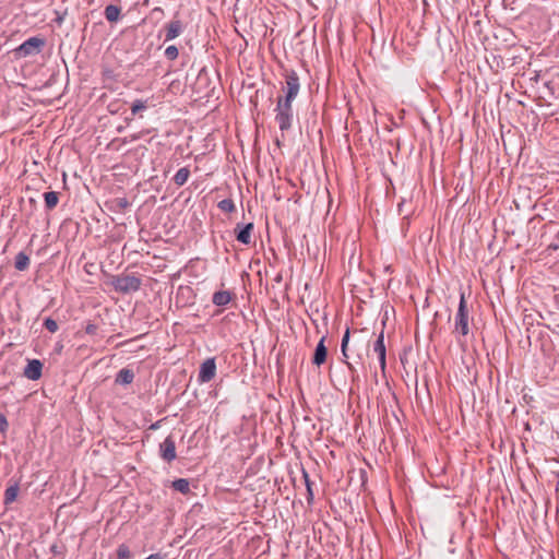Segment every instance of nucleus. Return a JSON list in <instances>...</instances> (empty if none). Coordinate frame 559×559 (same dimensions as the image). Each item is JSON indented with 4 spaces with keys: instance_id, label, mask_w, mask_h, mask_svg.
Returning a JSON list of instances; mask_svg holds the SVG:
<instances>
[{
    "instance_id": "1",
    "label": "nucleus",
    "mask_w": 559,
    "mask_h": 559,
    "mask_svg": "<svg viewBox=\"0 0 559 559\" xmlns=\"http://www.w3.org/2000/svg\"><path fill=\"white\" fill-rule=\"evenodd\" d=\"M285 84L286 86L283 87L284 95H280L276 98V107L274 109L275 121L282 132L288 131L293 127V102L300 90L299 76L296 71H286Z\"/></svg>"
},
{
    "instance_id": "2",
    "label": "nucleus",
    "mask_w": 559,
    "mask_h": 559,
    "mask_svg": "<svg viewBox=\"0 0 559 559\" xmlns=\"http://www.w3.org/2000/svg\"><path fill=\"white\" fill-rule=\"evenodd\" d=\"M350 332L347 329L342 337L341 352L344 362L347 365L352 373L356 372L357 365H362L365 357L368 355L369 342L355 341L349 347Z\"/></svg>"
},
{
    "instance_id": "3",
    "label": "nucleus",
    "mask_w": 559,
    "mask_h": 559,
    "mask_svg": "<svg viewBox=\"0 0 559 559\" xmlns=\"http://www.w3.org/2000/svg\"><path fill=\"white\" fill-rule=\"evenodd\" d=\"M141 284V278L131 274L117 275L112 280L115 290L122 294L138 292Z\"/></svg>"
},
{
    "instance_id": "4",
    "label": "nucleus",
    "mask_w": 559,
    "mask_h": 559,
    "mask_svg": "<svg viewBox=\"0 0 559 559\" xmlns=\"http://www.w3.org/2000/svg\"><path fill=\"white\" fill-rule=\"evenodd\" d=\"M45 45L46 40L44 38L38 36L29 37L14 49V53L19 58L35 56L41 51Z\"/></svg>"
},
{
    "instance_id": "5",
    "label": "nucleus",
    "mask_w": 559,
    "mask_h": 559,
    "mask_svg": "<svg viewBox=\"0 0 559 559\" xmlns=\"http://www.w3.org/2000/svg\"><path fill=\"white\" fill-rule=\"evenodd\" d=\"M454 332L461 336H466L469 332L468 309L464 294H461L457 312L455 314Z\"/></svg>"
},
{
    "instance_id": "6",
    "label": "nucleus",
    "mask_w": 559,
    "mask_h": 559,
    "mask_svg": "<svg viewBox=\"0 0 559 559\" xmlns=\"http://www.w3.org/2000/svg\"><path fill=\"white\" fill-rule=\"evenodd\" d=\"M215 374H216L215 358L214 357L207 358L200 366L198 381L200 383H207L214 379Z\"/></svg>"
},
{
    "instance_id": "7",
    "label": "nucleus",
    "mask_w": 559,
    "mask_h": 559,
    "mask_svg": "<svg viewBox=\"0 0 559 559\" xmlns=\"http://www.w3.org/2000/svg\"><path fill=\"white\" fill-rule=\"evenodd\" d=\"M159 456L167 463H171L176 460V441L171 435L167 436L159 444Z\"/></svg>"
},
{
    "instance_id": "8",
    "label": "nucleus",
    "mask_w": 559,
    "mask_h": 559,
    "mask_svg": "<svg viewBox=\"0 0 559 559\" xmlns=\"http://www.w3.org/2000/svg\"><path fill=\"white\" fill-rule=\"evenodd\" d=\"M23 374L25 378L36 381L41 378L43 362L39 359H29L24 368Z\"/></svg>"
},
{
    "instance_id": "9",
    "label": "nucleus",
    "mask_w": 559,
    "mask_h": 559,
    "mask_svg": "<svg viewBox=\"0 0 559 559\" xmlns=\"http://www.w3.org/2000/svg\"><path fill=\"white\" fill-rule=\"evenodd\" d=\"M252 231L253 223H248L246 225L237 224L235 228L236 239L242 245H250Z\"/></svg>"
},
{
    "instance_id": "10",
    "label": "nucleus",
    "mask_w": 559,
    "mask_h": 559,
    "mask_svg": "<svg viewBox=\"0 0 559 559\" xmlns=\"http://www.w3.org/2000/svg\"><path fill=\"white\" fill-rule=\"evenodd\" d=\"M183 31V24L180 20H173L165 25V41L177 38Z\"/></svg>"
},
{
    "instance_id": "11",
    "label": "nucleus",
    "mask_w": 559,
    "mask_h": 559,
    "mask_svg": "<svg viewBox=\"0 0 559 559\" xmlns=\"http://www.w3.org/2000/svg\"><path fill=\"white\" fill-rule=\"evenodd\" d=\"M325 336H322L319 343L316 346L313 356H312V364L320 367L326 361L328 358V348L325 346Z\"/></svg>"
},
{
    "instance_id": "12",
    "label": "nucleus",
    "mask_w": 559,
    "mask_h": 559,
    "mask_svg": "<svg viewBox=\"0 0 559 559\" xmlns=\"http://www.w3.org/2000/svg\"><path fill=\"white\" fill-rule=\"evenodd\" d=\"M373 352L378 355L380 367L384 371L386 349H385V345H384L383 331L378 335V337L373 344Z\"/></svg>"
},
{
    "instance_id": "13",
    "label": "nucleus",
    "mask_w": 559,
    "mask_h": 559,
    "mask_svg": "<svg viewBox=\"0 0 559 559\" xmlns=\"http://www.w3.org/2000/svg\"><path fill=\"white\" fill-rule=\"evenodd\" d=\"M19 491H20L19 481H16V480L10 481V485L5 489L4 496H3V503L5 507L12 504L16 500Z\"/></svg>"
},
{
    "instance_id": "14",
    "label": "nucleus",
    "mask_w": 559,
    "mask_h": 559,
    "mask_svg": "<svg viewBox=\"0 0 559 559\" xmlns=\"http://www.w3.org/2000/svg\"><path fill=\"white\" fill-rule=\"evenodd\" d=\"M134 380V372L129 368H122L116 376L115 382L118 384H131Z\"/></svg>"
},
{
    "instance_id": "15",
    "label": "nucleus",
    "mask_w": 559,
    "mask_h": 559,
    "mask_svg": "<svg viewBox=\"0 0 559 559\" xmlns=\"http://www.w3.org/2000/svg\"><path fill=\"white\" fill-rule=\"evenodd\" d=\"M231 300V294L228 290H218L213 294L212 302L216 306H226Z\"/></svg>"
},
{
    "instance_id": "16",
    "label": "nucleus",
    "mask_w": 559,
    "mask_h": 559,
    "mask_svg": "<svg viewBox=\"0 0 559 559\" xmlns=\"http://www.w3.org/2000/svg\"><path fill=\"white\" fill-rule=\"evenodd\" d=\"M121 9L118 5L109 4L105 8L104 14L108 22H117L120 17Z\"/></svg>"
},
{
    "instance_id": "17",
    "label": "nucleus",
    "mask_w": 559,
    "mask_h": 559,
    "mask_svg": "<svg viewBox=\"0 0 559 559\" xmlns=\"http://www.w3.org/2000/svg\"><path fill=\"white\" fill-rule=\"evenodd\" d=\"M45 206L48 211L53 210L59 202V194L55 191L44 193Z\"/></svg>"
},
{
    "instance_id": "18",
    "label": "nucleus",
    "mask_w": 559,
    "mask_h": 559,
    "mask_svg": "<svg viewBox=\"0 0 559 559\" xmlns=\"http://www.w3.org/2000/svg\"><path fill=\"white\" fill-rule=\"evenodd\" d=\"M171 487L174 488V490H176L182 495H188L190 492V483L186 478L175 479L171 483Z\"/></svg>"
},
{
    "instance_id": "19",
    "label": "nucleus",
    "mask_w": 559,
    "mask_h": 559,
    "mask_svg": "<svg viewBox=\"0 0 559 559\" xmlns=\"http://www.w3.org/2000/svg\"><path fill=\"white\" fill-rule=\"evenodd\" d=\"M189 176H190L189 168L182 167V168L178 169V171L175 174L173 180L178 187H181L188 181Z\"/></svg>"
},
{
    "instance_id": "20",
    "label": "nucleus",
    "mask_w": 559,
    "mask_h": 559,
    "mask_svg": "<svg viewBox=\"0 0 559 559\" xmlns=\"http://www.w3.org/2000/svg\"><path fill=\"white\" fill-rule=\"evenodd\" d=\"M14 266L17 271H25L29 266V257L24 252H19L15 257Z\"/></svg>"
},
{
    "instance_id": "21",
    "label": "nucleus",
    "mask_w": 559,
    "mask_h": 559,
    "mask_svg": "<svg viewBox=\"0 0 559 559\" xmlns=\"http://www.w3.org/2000/svg\"><path fill=\"white\" fill-rule=\"evenodd\" d=\"M148 107V100L135 99L131 105V112L133 116Z\"/></svg>"
},
{
    "instance_id": "22",
    "label": "nucleus",
    "mask_w": 559,
    "mask_h": 559,
    "mask_svg": "<svg viewBox=\"0 0 559 559\" xmlns=\"http://www.w3.org/2000/svg\"><path fill=\"white\" fill-rule=\"evenodd\" d=\"M218 209L225 213H231L235 211V203L231 199H224L218 202Z\"/></svg>"
},
{
    "instance_id": "23",
    "label": "nucleus",
    "mask_w": 559,
    "mask_h": 559,
    "mask_svg": "<svg viewBox=\"0 0 559 559\" xmlns=\"http://www.w3.org/2000/svg\"><path fill=\"white\" fill-rule=\"evenodd\" d=\"M132 554L126 544H121L117 549V559H131Z\"/></svg>"
},
{
    "instance_id": "24",
    "label": "nucleus",
    "mask_w": 559,
    "mask_h": 559,
    "mask_svg": "<svg viewBox=\"0 0 559 559\" xmlns=\"http://www.w3.org/2000/svg\"><path fill=\"white\" fill-rule=\"evenodd\" d=\"M302 476L305 478V483H306V487H307V493H308L307 500H308L309 503H311V501L313 500V491H312V488H311L312 483H311V480L309 478L308 473L305 469L302 471Z\"/></svg>"
},
{
    "instance_id": "25",
    "label": "nucleus",
    "mask_w": 559,
    "mask_h": 559,
    "mask_svg": "<svg viewBox=\"0 0 559 559\" xmlns=\"http://www.w3.org/2000/svg\"><path fill=\"white\" fill-rule=\"evenodd\" d=\"M179 56V50L175 45H170L165 49V57L168 60H176Z\"/></svg>"
},
{
    "instance_id": "26",
    "label": "nucleus",
    "mask_w": 559,
    "mask_h": 559,
    "mask_svg": "<svg viewBox=\"0 0 559 559\" xmlns=\"http://www.w3.org/2000/svg\"><path fill=\"white\" fill-rule=\"evenodd\" d=\"M112 203L115 204V209H117L120 212L124 211L127 207L130 206V202L127 198H117L112 201Z\"/></svg>"
},
{
    "instance_id": "27",
    "label": "nucleus",
    "mask_w": 559,
    "mask_h": 559,
    "mask_svg": "<svg viewBox=\"0 0 559 559\" xmlns=\"http://www.w3.org/2000/svg\"><path fill=\"white\" fill-rule=\"evenodd\" d=\"M44 326L47 329L50 333H56L59 329L58 323L52 318H47L44 321Z\"/></svg>"
},
{
    "instance_id": "28",
    "label": "nucleus",
    "mask_w": 559,
    "mask_h": 559,
    "mask_svg": "<svg viewBox=\"0 0 559 559\" xmlns=\"http://www.w3.org/2000/svg\"><path fill=\"white\" fill-rule=\"evenodd\" d=\"M9 429V423L4 414H0V432L5 435Z\"/></svg>"
},
{
    "instance_id": "29",
    "label": "nucleus",
    "mask_w": 559,
    "mask_h": 559,
    "mask_svg": "<svg viewBox=\"0 0 559 559\" xmlns=\"http://www.w3.org/2000/svg\"><path fill=\"white\" fill-rule=\"evenodd\" d=\"M98 330V326L94 323H87L85 326V333L88 335H95Z\"/></svg>"
},
{
    "instance_id": "30",
    "label": "nucleus",
    "mask_w": 559,
    "mask_h": 559,
    "mask_svg": "<svg viewBox=\"0 0 559 559\" xmlns=\"http://www.w3.org/2000/svg\"><path fill=\"white\" fill-rule=\"evenodd\" d=\"M548 249L549 250H558L559 249V231L557 233V235L555 236L554 238V242H551L549 246H548Z\"/></svg>"
},
{
    "instance_id": "31",
    "label": "nucleus",
    "mask_w": 559,
    "mask_h": 559,
    "mask_svg": "<svg viewBox=\"0 0 559 559\" xmlns=\"http://www.w3.org/2000/svg\"><path fill=\"white\" fill-rule=\"evenodd\" d=\"M50 551L53 554V555H61L62 554V546L59 545V544H52L50 546Z\"/></svg>"
},
{
    "instance_id": "32",
    "label": "nucleus",
    "mask_w": 559,
    "mask_h": 559,
    "mask_svg": "<svg viewBox=\"0 0 559 559\" xmlns=\"http://www.w3.org/2000/svg\"><path fill=\"white\" fill-rule=\"evenodd\" d=\"M150 131H141L139 133H134L131 135L132 141L140 140L145 133H148Z\"/></svg>"
},
{
    "instance_id": "33",
    "label": "nucleus",
    "mask_w": 559,
    "mask_h": 559,
    "mask_svg": "<svg viewBox=\"0 0 559 559\" xmlns=\"http://www.w3.org/2000/svg\"><path fill=\"white\" fill-rule=\"evenodd\" d=\"M404 209H405V199H402V201L397 204L399 214H403Z\"/></svg>"
},
{
    "instance_id": "34",
    "label": "nucleus",
    "mask_w": 559,
    "mask_h": 559,
    "mask_svg": "<svg viewBox=\"0 0 559 559\" xmlns=\"http://www.w3.org/2000/svg\"><path fill=\"white\" fill-rule=\"evenodd\" d=\"M64 20V15H60L58 14L57 17L55 19V22L58 24V25H61L62 22Z\"/></svg>"
},
{
    "instance_id": "35",
    "label": "nucleus",
    "mask_w": 559,
    "mask_h": 559,
    "mask_svg": "<svg viewBox=\"0 0 559 559\" xmlns=\"http://www.w3.org/2000/svg\"><path fill=\"white\" fill-rule=\"evenodd\" d=\"M185 287H179V292H183ZM186 290H189V287H186Z\"/></svg>"
}]
</instances>
